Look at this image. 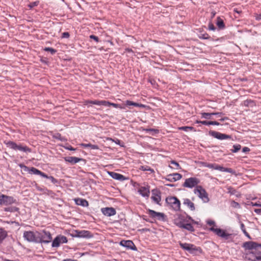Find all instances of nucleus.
<instances>
[{
    "instance_id": "nucleus-11",
    "label": "nucleus",
    "mask_w": 261,
    "mask_h": 261,
    "mask_svg": "<svg viewBox=\"0 0 261 261\" xmlns=\"http://www.w3.org/2000/svg\"><path fill=\"white\" fill-rule=\"evenodd\" d=\"M209 168L215 170H218L222 172H228L232 174L234 173V171L231 168H225L217 164L210 163L209 164Z\"/></svg>"
},
{
    "instance_id": "nucleus-30",
    "label": "nucleus",
    "mask_w": 261,
    "mask_h": 261,
    "mask_svg": "<svg viewBox=\"0 0 261 261\" xmlns=\"http://www.w3.org/2000/svg\"><path fill=\"white\" fill-rule=\"evenodd\" d=\"M41 173L42 174H39V175H40L41 176H42L44 178L49 179L53 183L55 184L57 182V180L56 178H55L53 176H49L47 175H46V174H45L44 172H42V171H41Z\"/></svg>"
},
{
    "instance_id": "nucleus-62",
    "label": "nucleus",
    "mask_w": 261,
    "mask_h": 261,
    "mask_svg": "<svg viewBox=\"0 0 261 261\" xmlns=\"http://www.w3.org/2000/svg\"><path fill=\"white\" fill-rule=\"evenodd\" d=\"M189 220H190L191 221H192L193 223L197 224H198V222L195 221L190 217H189Z\"/></svg>"
},
{
    "instance_id": "nucleus-22",
    "label": "nucleus",
    "mask_w": 261,
    "mask_h": 261,
    "mask_svg": "<svg viewBox=\"0 0 261 261\" xmlns=\"http://www.w3.org/2000/svg\"><path fill=\"white\" fill-rule=\"evenodd\" d=\"M183 204L186 205L191 211L195 210L194 203L189 198H185L183 199Z\"/></svg>"
},
{
    "instance_id": "nucleus-20",
    "label": "nucleus",
    "mask_w": 261,
    "mask_h": 261,
    "mask_svg": "<svg viewBox=\"0 0 261 261\" xmlns=\"http://www.w3.org/2000/svg\"><path fill=\"white\" fill-rule=\"evenodd\" d=\"M86 103L88 104H92L97 106H105L109 104V102L106 100H87L86 101Z\"/></svg>"
},
{
    "instance_id": "nucleus-47",
    "label": "nucleus",
    "mask_w": 261,
    "mask_h": 261,
    "mask_svg": "<svg viewBox=\"0 0 261 261\" xmlns=\"http://www.w3.org/2000/svg\"><path fill=\"white\" fill-rule=\"evenodd\" d=\"M110 106H113L114 108H122L118 104H116V103H111L109 102V104L108 105H106L105 106V107H109Z\"/></svg>"
},
{
    "instance_id": "nucleus-4",
    "label": "nucleus",
    "mask_w": 261,
    "mask_h": 261,
    "mask_svg": "<svg viewBox=\"0 0 261 261\" xmlns=\"http://www.w3.org/2000/svg\"><path fill=\"white\" fill-rule=\"evenodd\" d=\"M166 201L174 211H178L180 210V202L176 197H168Z\"/></svg>"
},
{
    "instance_id": "nucleus-56",
    "label": "nucleus",
    "mask_w": 261,
    "mask_h": 261,
    "mask_svg": "<svg viewBox=\"0 0 261 261\" xmlns=\"http://www.w3.org/2000/svg\"><path fill=\"white\" fill-rule=\"evenodd\" d=\"M254 212L259 215H261V209H255Z\"/></svg>"
},
{
    "instance_id": "nucleus-24",
    "label": "nucleus",
    "mask_w": 261,
    "mask_h": 261,
    "mask_svg": "<svg viewBox=\"0 0 261 261\" xmlns=\"http://www.w3.org/2000/svg\"><path fill=\"white\" fill-rule=\"evenodd\" d=\"M138 192L142 196L144 197H148L149 196L150 191L148 188L141 187L139 189Z\"/></svg>"
},
{
    "instance_id": "nucleus-1",
    "label": "nucleus",
    "mask_w": 261,
    "mask_h": 261,
    "mask_svg": "<svg viewBox=\"0 0 261 261\" xmlns=\"http://www.w3.org/2000/svg\"><path fill=\"white\" fill-rule=\"evenodd\" d=\"M37 243H48L52 240V237L49 231L43 230L37 232Z\"/></svg>"
},
{
    "instance_id": "nucleus-57",
    "label": "nucleus",
    "mask_w": 261,
    "mask_h": 261,
    "mask_svg": "<svg viewBox=\"0 0 261 261\" xmlns=\"http://www.w3.org/2000/svg\"><path fill=\"white\" fill-rule=\"evenodd\" d=\"M222 115H223V113L222 112H217V113H214L213 115H217V116H220Z\"/></svg>"
},
{
    "instance_id": "nucleus-35",
    "label": "nucleus",
    "mask_w": 261,
    "mask_h": 261,
    "mask_svg": "<svg viewBox=\"0 0 261 261\" xmlns=\"http://www.w3.org/2000/svg\"><path fill=\"white\" fill-rule=\"evenodd\" d=\"M170 163L174 166V167H172L170 165L169 166V167L171 169H181V166L179 165V164L176 162L175 161H171L170 162Z\"/></svg>"
},
{
    "instance_id": "nucleus-45",
    "label": "nucleus",
    "mask_w": 261,
    "mask_h": 261,
    "mask_svg": "<svg viewBox=\"0 0 261 261\" xmlns=\"http://www.w3.org/2000/svg\"><path fill=\"white\" fill-rule=\"evenodd\" d=\"M208 30H211V31H215L216 30V28L214 26V25L212 23V22H209L208 23Z\"/></svg>"
},
{
    "instance_id": "nucleus-21",
    "label": "nucleus",
    "mask_w": 261,
    "mask_h": 261,
    "mask_svg": "<svg viewBox=\"0 0 261 261\" xmlns=\"http://www.w3.org/2000/svg\"><path fill=\"white\" fill-rule=\"evenodd\" d=\"M109 174L113 178L118 180L119 181H123L127 179V178H126L124 176L118 173L110 172H109Z\"/></svg>"
},
{
    "instance_id": "nucleus-14",
    "label": "nucleus",
    "mask_w": 261,
    "mask_h": 261,
    "mask_svg": "<svg viewBox=\"0 0 261 261\" xmlns=\"http://www.w3.org/2000/svg\"><path fill=\"white\" fill-rule=\"evenodd\" d=\"M182 178V175L178 173H174L167 175L164 178L170 182H175L180 180Z\"/></svg>"
},
{
    "instance_id": "nucleus-23",
    "label": "nucleus",
    "mask_w": 261,
    "mask_h": 261,
    "mask_svg": "<svg viewBox=\"0 0 261 261\" xmlns=\"http://www.w3.org/2000/svg\"><path fill=\"white\" fill-rule=\"evenodd\" d=\"M64 160L66 162L73 165L82 161V159L74 156H67L64 158Z\"/></svg>"
},
{
    "instance_id": "nucleus-29",
    "label": "nucleus",
    "mask_w": 261,
    "mask_h": 261,
    "mask_svg": "<svg viewBox=\"0 0 261 261\" xmlns=\"http://www.w3.org/2000/svg\"><path fill=\"white\" fill-rule=\"evenodd\" d=\"M7 236V231L4 229L0 228V244Z\"/></svg>"
},
{
    "instance_id": "nucleus-10",
    "label": "nucleus",
    "mask_w": 261,
    "mask_h": 261,
    "mask_svg": "<svg viewBox=\"0 0 261 261\" xmlns=\"http://www.w3.org/2000/svg\"><path fill=\"white\" fill-rule=\"evenodd\" d=\"M19 166L23 171L28 172L29 174L35 175L42 174L41 171L35 167H32L30 168L22 164H19Z\"/></svg>"
},
{
    "instance_id": "nucleus-31",
    "label": "nucleus",
    "mask_w": 261,
    "mask_h": 261,
    "mask_svg": "<svg viewBox=\"0 0 261 261\" xmlns=\"http://www.w3.org/2000/svg\"><path fill=\"white\" fill-rule=\"evenodd\" d=\"M107 141L110 142L111 143H110V144H112L113 143H114L115 144L119 145L120 147H124L123 145H121L120 143V140L115 138L114 139H112L111 138H107Z\"/></svg>"
},
{
    "instance_id": "nucleus-38",
    "label": "nucleus",
    "mask_w": 261,
    "mask_h": 261,
    "mask_svg": "<svg viewBox=\"0 0 261 261\" xmlns=\"http://www.w3.org/2000/svg\"><path fill=\"white\" fill-rule=\"evenodd\" d=\"M178 128L180 130H182L185 132H188L189 130H195L194 128L192 126H181Z\"/></svg>"
},
{
    "instance_id": "nucleus-40",
    "label": "nucleus",
    "mask_w": 261,
    "mask_h": 261,
    "mask_svg": "<svg viewBox=\"0 0 261 261\" xmlns=\"http://www.w3.org/2000/svg\"><path fill=\"white\" fill-rule=\"evenodd\" d=\"M198 37L200 39H210V36L209 35L206 33L203 34H200L198 35Z\"/></svg>"
},
{
    "instance_id": "nucleus-51",
    "label": "nucleus",
    "mask_w": 261,
    "mask_h": 261,
    "mask_svg": "<svg viewBox=\"0 0 261 261\" xmlns=\"http://www.w3.org/2000/svg\"><path fill=\"white\" fill-rule=\"evenodd\" d=\"M90 38L94 40L96 42H99V38H98V37L96 36H95V35H90Z\"/></svg>"
},
{
    "instance_id": "nucleus-41",
    "label": "nucleus",
    "mask_w": 261,
    "mask_h": 261,
    "mask_svg": "<svg viewBox=\"0 0 261 261\" xmlns=\"http://www.w3.org/2000/svg\"><path fill=\"white\" fill-rule=\"evenodd\" d=\"M207 224L210 226H211V227L210 228L217 227V225H216V223H215V221H214L213 220H207Z\"/></svg>"
},
{
    "instance_id": "nucleus-33",
    "label": "nucleus",
    "mask_w": 261,
    "mask_h": 261,
    "mask_svg": "<svg viewBox=\"0 0 261 261\" xmlns=\"http://www.w3.org/2000/svg\"><path fill=\"white\" fill-rule=\"evenodd\" d=\"M140 169L142 171H149L151 173L154 172V171L153 169L151 168L149 166H147V165L141 166L140 167Z\"/></svg>"
},
{
    "instance_id": "nucleus-61",
    "label": "nucleus",
    "mask_w": 261,
    "mask_h": 261,
    "mask_svg": "<svg viewBox=\"0 0 261 261\" xmlns=\"http://www.w3.org/2000/svg\"><path fill=\"white\" fill-rule=\"evenodd\" d=\"M202 164L203 166L207 167V168H209V164L210 163H207L203 162Z\"/></svg>"
},
{
    "instance_id": "nucleus-48",
    "label": "nucleus",
    "mask_w": 261,
    "mask_h": 261,
    "mask_svg": "<svg viewBox=\"0 0 261 261\" xmlns=\"http://www.w3.org/2000/svg\"><path fill=\"white\" fill-rule=\"evenodd\" d=\"M38 4H39V2L38 1L30 3L29 5V7L30 8H32L33 7H36V6H38Z\"/></svg>"
},
{
    "instance_id": "nucleus-5",
    "label": "nucleus",
    "mask_w": 261,
    "mask_h": 261,
    "mask_svg": "<svg viewBox=\"0 0 261 261\" xmlns=\"http://www.w3.org/2000/svg\"><path fill=\"white\" fill-rule=\"evenodd\" d=\"M16 202V200L12 196H7L0 192V204L9 205Z\"/></svg>"
},
{
    "instance_id": "nucleus-44",
    "label": "nucleus",
    "mask_w": 261,
    "mask_h": 261,
    "mask_svg": "<svg viewBox=\"0 0 261 261\" xmlns=\"http://www.w3.org/2000/svg\"><path fill=\"white\" fill-rule=\"evenodd\" d=\"M53 137L57 140L63 141L65 139L62 137L61 135V134L59 133H56L55 135H53Z\"/></svg>"
},
{
    "instance_id": "nucleus-60",
    "label": "nucleus",
    "mask_w": 261,
    "mask_h": 261,
    "mask_svg": "<svg viewBox=\"0 0 261 261\" xmlns=\"http://www.w3.org/2000/svg\"><path fill=\"white\" fill-rule=\"evenodd\" d=\"M202 164L203 166L207 167V168H209V164L210 163H207L203 162Z\"/></svg>"
},
{
    "instance_id": "nucleus-37",
    "label": "nucleus",
    "mask_w": 261,
    "mask_h": 261,
    "mask_svg": "<svg viewBox=\"0 0 261 261\" xmlns=\"http://www.w3.org/2000/svg\"><path fill=\"white\" fill-rule=\"evenodd\" d=\"M241 228L242 229V230L243 231V233H244V234L248 238H249V239H251V237H250V236L249 235V234L246 231V229H245V225L243 223H242L241 224Z\"/></svg>"
},
{
    "instance_id": "nucleus-46",
    "label": "nucleus",
    "mask_w": 261,
    "mask_h": 261,
    "mask_svg": "<svg viewBox=\"0 0 261 261\" xmlns=\"http://www.w3.org/2000/svg\"><path fill=\"white\" fill-rule=\"evenodd\" d=\"M231 206L232 207H234V208H239V207H240L239 204L238 202H236L234 201H231Z\"/></svg>"
},
{
    "instance_id": "nucleus-39",
    "label": "nucleus",
    "mask_w": 261,
    "mask_h": 261,
    "mask_svg": "<svg viewBox=\"0 0 261 261\" xmlns=\"http://www.w3.org/2000/svg\"><path fill=\"white\" fill-rule=\"evenodd\" d=\"M18 210V208L16 207H5L4 208V211L5 212H17Z\"/></svg>"
},
{
    "instance_id": "nucleus-55",
    "label": "nucleus",
    "mask_w": 261,
    "mask_h": 261,
    "mask_svg": "<svg viewBox=\"0 0 261 261\" xmlns=\"http://www.w3.org/2000/svg\"><path fill=\"white\" fill-rule=\"evenodd\" d=\"M211 125H220V123H219L218 122L216 121H211Z\"/></svg>"
},
{
    "instance_id": "nucleus-54",
    "label": "nucleus",
    "mask_w": 261,
    "mask_h": 261,
    "mask_svg": "<svg viewBox=\"0 0 261 261\" xmlns=\"http://www.w3.org/2000/svg\"><path fill=\"white\" fill-rule=\"evenodd\" d=\"M211 121H202L201 122V124L205 125H211Z\"/></svg>"
},
{
    "instance_id": "nucleus-3",
    "label": "nucleus",
    "mask_w": 261,
    "mask_h": 261,
    "mask_svg": "<svg viewBox=\"0 0 261 261\" xmlns=\"http://www.w3.org/2000/svg\"><path fill=\"white\" fill-rule=\"evenodd\" d=\"M194 193L197 194L199 198H200L204 202L206 203L209 201L208 194L205 190L201 186H197L194 190Z\"/></svg>"
},
{
    "instance_id": "nucleus-36",
    "label": "nucleus",
    "mask_w": 261,
    "mask_h": 261,
    "mask_svg": "<svg viewBox=\"0 0 261 261\" xmlns=\"http://www.w3.org/2000/svg\"><path fill=\"white\" fill-rule=\"evenodd\" d=\"M201 118L204 119H210L211 116L214 115V113H201Z\"/></svg>"
},
{
    "instance_id": "nucleus-64",
    "label": "nucleus",
    "mask_w": 261,
    "mask_h": 261,
    "mask_svg": "<svg viewBox=\"0 0 261 261\" xmlns=\"http://www.w3.org/2000/svg\"><path fill=\"white\" fill-rule=\"evenodd\" d=\"M73 259H65L63 260V261H73Z\"/></svg>"
},
{
    "instance_id": "nucleus-49",
    "label": "nucleus",
    "mask_w": 261,
    "mask_h": 261,
    "mask_svg": "<svg viewBox=\"0 0 261 261\" xmlns=\"http://www.w3.org/2000/svg\"><path fill=\"white\" fill-rule=\"evenodd\" d=\"M7 145H9L10 147H21L20 146L17 145L15 143L13 142L9 141L7 143Z\"/></svg>"
},
{
    "instance_id": "nucleus-13",
    "label": "nucleus",
    "mask_w": 261,
    "mask_h": 261,
    "mask_svg": "<svg viewBox=\"0 0 261 261\" xmlns=\"http://www.w3.org/2000/svg\"><path fill=\"white\" fill-rule=\"evenodd\" d=\"M148 214L150 217L159 220H163L165 218V215L164 213L156 212L150 209L148 210Z\"/></svg>"
},
{
    "instance_id": "nucleus-6",
    "label": "nucleus",
    "mask_w": 261,
    "mask_h": 261,
    "mask_svg": "<svg viewBox=\"0 0 261 261\" xmlns=\"http://www.w3.org/2000/svg\"><path fill=\"white\" fill-rule=\"evenodd\" d=\"M199 182L200 180L198 178L196 177H190L186 179L182 186L186 188H193L198 186L197 185Z\"/></svg>"
},
{
    "instance_id": "nucleus-27",
    "label": "nucleus",
    "mask_w": 261,
    "mask_h": 261,
    "mask_svg": "<svg viewBox=\"0 0 261 261\" xmlns=\"http://www.w3.org/2000/svg\"><path fill=\"white\" fill-rule=\"evenodd\" d=\"M216 23L220 30L224 29L225 28L223 19L220 17H217Z\"/></svg>"
},
{
    "instance_id": "nucleus-7",
    "label": "nucleus",
    "mask_w": 261,
    "mask_h": 261,
    "mask_svg": "<svg viewBox=\"0 0 261 261\" xmlns=\"http://www.w3.org/2000/svg\"><path fill=\"white\" fill-rule=\"evenodd\" d=\"M179 246L184 250L188 251L191 254H195L200 250L199 247H197L196 246L192 244L179 243Z\"/></svg>"
},
{
    "instance_id": "nucleus-9",
    "label": "nucleus",
    "mask_w": 261,
    "mask_h": 261,
    "mask_svg": "<svg viewBox=\"0 0 261 261\" xmlns=\"http://www.w3.org/2000/svg\"><path fill=\"white\" fill-rule=\"evenodd\" d=\"M67 241V238L65 236L59 235L53 240L51 246L53 247H58L61 244L66 243Z\"/></svg>"
},
{
    "instance_id": "nucleus-42",
    "label": "nucleus",
    "mask_w": 261,
    "mask_h": 261,
    "mask_svg": "<svg viewBox=\"0 0 261 261\" xmlns=\"http://www.w3.org/2000/svg\"><path fill=\"white\" fill-rule=\"evenodd\" d=\"M89 234V232L88 231L84 230L79 232L78 235L79 237H88Z\"/></svg>"
},
{
    "instance_id": "nucleus-59",
    "label": "nucleus",
    "mask_w": 261,
    "mask_h": 261,
    "mask_svg": "<svg viewBox=\"0 0 261 261\" xmlns=\"http://www.w3.org/2000/svg\"><path fill=\"white\" fill-rule=\"evenodd\" d=\"M249 151V148H243V151L244 152H248Z\"/></svg>"
},
{
    "instance_id": "nucleus-50",
    "label": "nucleus",
    "mask_w": 261,
    "mask_h": 261,
    "mask_svg": "<svg viewBox=\"0 0 261 261\" xmlns=\"http://www.w3.org/2000/svg\"><path fill=\"white\" fill-rule=\"evenodd\" d=\"M253 101L251 99H247L244 101V105L246 106H248L250 105L251 103H253Z\"/></svg>"
},
{
    "instance_id": "nucleus-52",
    "label": "nucleus",
    "mask_w": 261,
    "mask_h": 261,
    "mask_svg": "<svg viewBox=\"0 0 261 261\" xmlns=\"http://www.w3.org/2000/svg\"><path fill=\"white\" fill-rule=\"evenodd\" d=\"M69 34L68 32H64L62 35V38H68L69 37Z\"/></svg>"
},
{
    "instance_id": "nucleus-34",
    "label": "nucleus",
    "mask_w": 261,
    "mask_h": 261,
    "mask_svg": "<svg viewBox=\"0 0 261 261\" xmlns=\"http://www.w3.org/2000/svg\"><path fill=\"white\" fill-rule=\"evenodd\" d=\"M125 104L127 106H135V107H143L142 105H140L138 103H136L130 100H126Z\"/></svg>"
},
{
    "instance_id": "nucleus-43",
    "label": "nucleus",
    "mask_w": 261,
    "mask_h": 261,
    "mask_svg": "<svg viewBox=\"0 0 261 261\" xmlns=\"http://www.w3.org/2000/svg\"><path fill=\"white\" fill-rule=\"evenodd\" d=\"M44 50L46 51H49L51 55H54L57 52L56 49L49 47H45Z\"/></svg>"
},
{
    "instance_id": "nucleus-17",
    "label": "nucleus",
    "mask_w": 261,
    "mask_h": 261,
    "mask_svg": "<svg viewBox=\"0 0 261 261\" xmlns=\"http://www.w3.org/2000/svg\"><path fill=\"white\" fill-rule=\"evenodd\" d=\"M151 199L156 203L161 205V192L158 190L152 191V196Z\"/></svg>"
},
{
    "instance_id": "nucleus-8",
    "label": "nucleus",
    "mask_w": 261,
    "mask_h": 261,
    "mask_svg": "<svg viewBox=\"0 0 261 261\" xmlns=\"http://www.w3.org/2000/svg\"><path fill=\"white\" fill-rule=\"evenodd\" d=\"M37 232L32 231H25L23 232V237L25 240L29 242H34L37 243Z\"/></svg>"
},
{
    "instance_id": "nucleus-63",
    "label": "nucleus",
    "mask_w": 261,
    "mask_h": 261,
    "mask_svg": "<svg viewBox=\"0 0 261 261\" xmlns=\"http://www.w3.org/2000/svg\"><path fill=\"white\" fill-rule=\"evenodd\" d=\"M229 118L227 117H223V118H222L220 119V120L221 121H223L224 120H228Z\"/></svg>"
},
{
    "instance_id": "nucleus-58",
    "label": "nucleus",
    "mask_w": 261,
    "mask_h": 261,
    "mask_svg": "<svg viewBox=\"0 0 261 261\" xmlns=\"http://www.w3.org/2000/svg\"><path fill=\"white\" fill-rule=\"evenodd\" d=\"M241 149V148H234L233 149H231V151L232 152H238L240 149Z\"/></svg>"
},
{
    "instance_id": "nucleus-18",
    "label": "nucleus",
    "mask_w": 261,
    "mask_h": 261,
    "mask_svg": "<svg viewBox=\"0 0 261 261\" xmlns=\"http://www.w3.org/2000/svg\"><path fill=\"white\" fill-rule=\"evenodd\" d=\"M243 247L246 249H257L261 247V244H259L254 242H246L244 243Z\"/></svg>"
},
{
    "instance_id": "nucleus-32",
    "label": "nucleus",
    "mask_w": 261,
    "mask_h": 261,
    "mask_svg": "<svg viewBox=\"0 0 261 261\" xmlns=\"http://www.w3.org/2000/svg\"><path fill=\"white\" fill-rule=\"evenodd\" d=\"M143 130L146 133H148L152 135L159 133V130L158 129L154 128H144Z\"/></svg>"
},
{
    "instance_id": "nucleus-16",
    "label": "nucleus",
    "mask_w": 261,
    "mask_h": 261,
    "mask_svg": "<svg viewBox=\"0 0 261 261\" xmlns=\"http://www.w3.org/2000/svg\"><path fill=\"white\" fill-rule=\"evenodd\" d=\"M120 245L133 250H137V248L134 243L130 240H122L120 242Z\"/></svg>"
},
{
    "instance_id": "nucleus-12",
    "label": "nucleus",
    "mask_w": 261,
    "mask_h": 261,
    "mask_svg": "<svg viewBox=\"0 0 261 261\" xmlns=\"http://www.w3.org/2000/svg\"><path fill=\"white\" fill-rule=\"evenodd\" d=\"M210 135H211L213 137L217 138L219 140H225V139H230L231 136L228 135L226 134H222L220 132H216V131H210L209 132Z\"/></svg>"
},
{
    "instance_id": "nucleus-2",
    "label": "nucleus",
    "mask_w": 261,
    "mask_h": 261,
    "mask_svg": "<svg viewBox=\"0 0 261 261\" xmlns=\"http://www.w3.org/2000/svg\"><path fill=\"white\" fill-rule=\"evenodd\" d=\"M210 230L225 241H230L232 240V234L228 233L226 230L218 227L210 228Z\"/></svg>"
},
{
    "instance_id": "nucleus-25",
    "label": "nucleus",
    "mask_w": 261,
    "mask_h": 261,
    "mask_svg": "<svg viewBox=\"0 0 261 261\" xmlns=\"http://www.w3.org/2000/svg\"><path fill=\"white\" fill-rule=\"evenodd\" d=\"M189 221L190 220H188V222L185 224V225H184L182 223H178L179 227L181 228H184L191 232H193L194 231V228L193 226L192 225V224L189 222Z\"/></svg>"
},
{
    "instance_id": "nucleus-28",
    "label": "nucleus",
    "mask_w": 261,
    "mask_h": 261,
    "mask_svg": "<svg viewBox=\"0 0 261 261\" xmlns=\"http://www.w3.org/2000/svg\"><path fill=\"white\" fill-rule=\"evenodd\" d=\"M253 261H261V252L255 251L253 253Z\"/></svg>"
},
{
    "instance_id": "nucleus-26",
    "label": "nucleus",
    "mask_w": 261,
    "mask_h": 261,
    "mask_svg": "<svg viewBox=\"0 0 261 261\" xmlns=\"http://www.w3.org/2000/svg\"><path fill=\"white\" fill-rule=\"evenodd\" d=\"M74 201L76 204L78 205H81L84 207H87L89 205V203L87 200L82 198H75Z\"/></svg>"
},
{
    "instance_id": "nucleus-15",
    "label": "nucleus",
    "mask_w": 261,
    "mask_h": 261,
    "mask_svg": "<svg viewBox=\"0 0 261 261\" xmlns=\"http://www.w3.org/2000/svg\"><path fill=\"white\" fill-rule=\"evenodd\" d=\"M101 213L107 217H111L116 215V211L113 207H103L101 209Z\"/></svg>"
},
{
    "instance_id": "nucleus-53",
    "label": "nucleus",
    "mask_w": 261,
    "mask_h": 261,
    "mask_svg": "<svg viewBox=\"0 0 261 261\" xmlns=\"http://www.w3.org/2000/svg\"><path fill=\"white\" fill-rule=\"evenodd\" d=\"M81 145L83 146V147H97V146H95V145H92L90 144H81Z\"/></svg>"
},
{
    "instance_id": "nucleus-19",
    "label": "nucleus",
    "mask_w": 261,
    "mask_h": 261,
    "mask_svg": "<svg viewBox=\"0 0 261 261\" xmlns=\"http://www.w3.org/2000/svg\"><path fill=\"white\" fill-rule=\"evenodd\" d=\"M189 220V217H185L184 216L179 215L178 218L174 220V223L179 227V225L178 223H182L184 225L188 222Z\"/></svg>"
}]
</instances>
